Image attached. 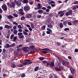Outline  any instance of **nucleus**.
<instances>
[{"label": "nucleus", "mask_w": 78, "mask_h": 78, "mask_svg": "<svg viewBox=\"0 0 78 78\" xmlns=\"http://www.w3.org/2000/svg\"><path fill=\"white\" fill-rule=\"evenodd\" d=\"M51 21V19L50 18H48V19L45 21V23L46 25H48Z\"/></svg>", "instance_id": "obj_8"}, {"label": "nucleus", "mask_w": 78, "mask_h": 78, "mask_svg": "<svg viewBox=\"0 0 78 78\" xmlns=\"http://www.w3.org/2000/svg\"><path fill=\"white\" fill-rule=\"evenodd\" d=\"M68 78H73V76H69Z\"/></svg>", "instance_id": "obj_64"}, {"label": "nucleus", "mask_w": 78, "mask_h": 78, "mask_svg": "<svg viewBox=\"0 0 78 78\" xmlns=\"http://www.w3.org/2000/svg\"><path fill=\"white\" fill-rule=\"evenodd\" d=\"M28 18H31L32 17V14H27Z\"/></svg>", "instance_id": "obj_27"}, {"label": "nucleus", "mask_w": 78, "mask_h": 78, "mask_svg": "<svg viewBox=\"0 0 78 78\" xmlns=\"http://www.w3.org/2000/svg\"><path fill=\"white\" fill-rule=\"evenodd\" d=\"M30 38H29L28 39H27L26 41L27 42H30Z\"/></svg>", "instance_id": "obj_51"}, {"label": "nucleus", "mask_w": 78, "mask_h": 78, "mask_svg": "<svg viewBox=\"0 0 78 78\" xmlns=\"http://www.w3.org/2000/svg\"><path fill=\"white\" fill-rule=\"evenodd\" d=\"M6 45L7 46V47L8 48H9V47H10V45H9V44L8 43H7Z\"/></svg>", "instance_id": "obj_39"}, {"label": "nucleus", "mask_w": 78, "mask_h": 78, "mask_svg": "<svg viewBox=\"0 0 78 78\" xmlns=\"http://www.w3.org/2000/svg\"><path fill=\"white\" fill-rule=\"evenodd\" d=\"M77 22H78V20H75L74 21H73L72 23L73 24V25H75L76 24V23H77Z\"/></svg>", "instance_id": "obj_15"}, {"label": "nucleus", "mask_w": 78, "mask_h": 78, "mask_svg": "<svg viewBox=\"0 0 78 78\" xmlns=\"http://www.w3.org/2000/svg\"><path fill=\"white\" fill-rule=\"evenodd\" d=\"M5 28H7V29H8V30L9 28V26L8 25H5Z\"/></svg>", "instance_id": "obj_24"}, {"label": "nucleus", "mask_w": 78, "mask_h": 78, "mask_svg": "<svg viewBox=\"0 0 78 78\" xmlns=\"http://www.w3.org/2000/svg\"><path fill=\"white\" fill-rule=\"evenodd\" d=\"M67 23L66 21H64L63 23V24L64 25L66 26L67 25Z\"/></svg>", "instance_id": "obj_31"}, {"label": "nucleus", "mask_w": 78, "mask_h": 78, "mask_svg": "<svg viewBox=\"0 0 78 78\" xmlns=\"http://www.w3.org/2000/svg\"><path fill=\"white\" fill-rule=\"evenodd\" d=\"M55 69L56 70H57V71H61L62 70H63V69H64V66H61L58 68L56 67L55 68Z\"/></svg>", "instance_id": "obj_2"}, {"label": "nucleus", "mask_w": 78, "mask_h": 78, "mask_svg": "<svg viewBox=\"0 0 78 78\" xmlns=\"http://www.w3.org/2000/svg\"><path fill=\"white\" fill-rule=\"evenodd\" d=\"M73 4H78V1H76V2H74Z\"/></svg>", "instance_id": "obj_63"}, {"label": "nucleus", "mask_w": 78, "mask_h": 78, "mask_svg": "<svg viewBox=\"0 0 78 78\" xmlns=\"http://www.w3.org/2000/svg\"><path fill=\"white\" fill-rule=\"evenodd\" d=\"M67 61H66V60H62V64L63 65V66H66V62Z\"/></svg>", "instance_id": "obj_13"}, {"label": "nucleus", "mask_w": 78, "mask_h": 78, "mask_svg": "<svg viewBox=\"0 0 78 78\" xmlns=\"http://www.w3.org/2000/svg\"><path fill=\"white\" fill-rule=\"evenodd\" d=\"M14 37V34H12L10 37V39H12Z\"/></svg>", "instance_id": "obj_28"}, {"label": "nucleus", "mask_w": 78, "mask_h": 78, "mask_svg": "<svg viewBox=\"0 0 78 78\" xmlns=\"http://www.w3.org/2000/svg\"><path fill=\"white\" fill-rule=\"evenodd\" d=\"M22 47V44H20L16 47V48H18L19 47Z\"/></svg>", "instance_id": "obj_43"}, {"label": "nucleus", "mask_w": 78, "mask_h": 78, "mask_svg": "<svg viewBox=\"0 0 78 78\" xmlns=\"http://www.w3.org/2000/svg\"><path fill=\"white\" fill-rule=\"evenodd\" d=\"M12 67H13V68H14V67H16V65H15L14 64V63H12Z\"/></svg>", "instance_id": "obj_41"}, {"label": "nucleus", "mask_w": 78, "mask_h": 78, "mask_svg": "<svg viewBox=\"0 0 78 78\" xmlns=\"http://www.w3.org/2000/svg\"><path fill=\"white\" fill-rule=\"evenodd\" d=\"M23 9L25 11H28L30 9V7L28 5H27L24 7Z\"/></svg>", "instance_id": "obj_3"}, {"label": "nucleus", "mask_w": 78, "mask_h": 78, "mask_svg": "<svg viewBox=\"0 0 78 78\" xmlns=\"http://www.w3.org/2000/svg\"><path fill=\"white\" fill-rule=\"evenodd\" d=\"M13 17L11 15H9L8 16V18L9 19H12L13 18Z\"/></svg>", "instance_id": "obj_16"}, {"label": "nucleus", "mask_w": 78, "mask_h": 78, "mask_svg": "<svg viewBox=\"0 0 78 78\" xmlns=\"http://www.w3.org/2000/svg\"><path fill=\"white\" fill-rule=\"evenodd\" d=\"M19 14H21V15L23 16V14H24V12H19Z\"/></svg>", "instance_id": "obj_52"}, {"label": "nucleus", "mask_w": 78, "mask_h": 78, "mask_svg": "<svg viewBox=\"0 0 78 78\" xmlns=\"http://www.w3.org/2000/svg\"><path fill=\"white\" fill-rule=\"evenodd\" d=\"M18 37L20 39H23L24 38V36L23 35V33L22 32H19L18 34Z\"/></svg>", "instance_id": "obj_4"}, {"label": "nucleus", "mask_w": 78, "mask_h": 78, "mask_svg": "<svg viewBox=\"0 0 78 78\" xmlns=\"http://www.w3.org/2000/svg\"><path fill=\"white\" fill-rule=\"evenodd\" d=\"M13 24H15V25H18V23H17V22H13Z\"/></svg>", "instance_id": "obj_58"}, {"label": "nucleus", "mask_w": 78, "mask_h": 78, "mask_svg": "<svg viewBox=\"0 0 78 78\" xmlns=\"http://www.w3.org/2000/svg\"><path fill=\"white\" fill-rule=\"evenodd\" d=\"M18 28H20V29L22 28V26L20 25H19L18 26Z\"/></svg>", "instance_id": "obj_50"}, {"label": "nucleus", "mask_w": 78, "mask_h": 78, "mask_svg": "<svg viewBox=\"0 0 78 78\" xmlns=\"http://www.w3.org/2000/svg\"><path fill=\"white\" fill-rule=\"evenodd\" d=\"M14 45H15V43H13L12 44L10 45V47H13Z\"/></svg>", "instance_id": "obj_37"}, {"label": "nucleus", "mask_w": 78, "mask_h": 78, "mask_svg": "<svg viewBox=\"0 0 78 78\" xmlns=\"http://www.w3.org/2000/svg\"><path fill=\"white\" fill-rule=\"evenodd\" d=\"M21 50V48H18L17 49V51H18V52L20 51Z\"/></svg>", "instance_id": "obj_54"}, {"label": "nucleus", "mask_w": 78, "mask_h": 78, "mask_svg": "<svg viewBox=\"0 0 78 78\" xmlns=\"http://www.w3.org/2000/svg\"><path fill=\"white\" fill-rule=\"evenodd\" d=\"M50 66L51 67H53L55 66V63L53 62H52L51 63H50Z\"/></svg>", "instance_id": "obj_14"}, {"label": "nucleus", "mask_w": 78, "mask_h": 78, "mask_svg": "<svg viewBox=\"0 0 78 78\" xmlns=\"http://www.w3.org/2000/svg\"><path fill=\"white\" fill-rule=\"evenodd\" d=\"M77 8V7H76V5L74 6L73 8L72 9L73 10H75V9H76Z\"/></svg>", "instance_id": "obj_49"}, {"label": "nucleus", "mask_w": 78, "mask_h": 78, "mask_svg": "<svg viewBox=\"0 0 78 78\" xmlns=\"http://www.w3.org/2000/svg\"><path fill=\"white\" fill-rule=\"evenodd\" d=\"M75 52H76V53L78 52V49L76 48L75 50Z\"/></svg>", "instance_id": "obj_62"}, {"label": "nucleus", "mask_w": 78, "mask_h": 78, "mask_svg": "<svg viewBox=\"0 0 78 78\" xmlns=\"http://www.w3.org/2000/svg\"><path fill=\"white\" fill-rule=\"evenodd\" d=\"M41 52L42 53H45V54L48 53V51H42Z\"/></svg>", "instance_id": "obj_35"}, {"label": "nucleus", "mask_w": 78, "mask_h": 78, "mask_svg": "<svg viewBox=\"0 0 78 78\" xmlns=\"http://www.w3.org/2000/svg\"><path fill=\"white\" fill-rule=\"evenodd\" d=\"M21 1H22V0H18L17 1H15V2L16 3V5L18 6H20V5H21V4H22Z\"/></svg>", "instance_id": "obj_6"}, {"label": "nucleus", "mask_w": 78, "mask_h": 78, "mask_svg": "<svg viewBox=\"0 0 78 78\" xmlns=\"http://www.w3.org/2000/svg\"><path fill=\"white\" fill-rule=\"evenodd\" d=\"M65 66H66V67H68V68H69V67H70V62L68 61H66V65Z\"/></svg>", "instance_id": "obj_11"}, {"label": "nucleus", "mask_w": 78, "mask_h": 78, "mask_svg": "<svg viewBox=\"0 0 78 78\" xmlns=\"http://www.w3.org/2000/svg\"><path fill=\"white\" fill-rule=\"evenodd\" d=\"M21 20H23L24 19H25V18L24 17H22L21 18Z\"/></svg>", "instance_id": "obj_53"}, {"label": "nucleus", "mask_w": 78, "mask_h": 78, "mask_svg": "<svg viewBox=\"0 0 78 78\" xmlns=\"http://www.w3.org/2000/svg\"><path fill=\"white\" fill-rule=\"evenodd\" d=\"M17 37L16 36H15L13 37V42H15L16 41V39H17Z\"/></svg>", "instance_id": "obj_33"}, {"label": "nucleus", "mask_w": 78, "mask_h": 78, "mask_svg": "<svg viewBox=\"0 0 78 78\" xmlns=\"http://www.w3.org/2000/svg\"><path fill=\"white\" fill-rule=\"evenodd\" d=\"M35 52V51H32V50H31V51H30V52L29 53V52H28V54H33V53H34V52Z\"/></svg>", "instance_id": "obj_21"}, {"label": "nucleus", "mask_w": 78, "mask_h": 78, "mask_svg": "<svg viewBox=\"0 0 78 78\" xmlns=\"http://www.w3.org/2000/svg\"><path fill=\"white\" fill-rule=\"evenodd\" d=\"M43 10L41 9L38 10L37 12H38V13H42V12H43Z\"/></svg>", "instance_id": "obj_25"}, {"label": "nucleus", "mask_w": 78, "mask_h": 78, "mask_svg": "<svg viewBox=\"0 0 78 78\" xmlns=\"http://www.w3.org/2000/svg\"><path fill=\"white\" fill-rule=\"evenodd\" d=\"M45 28H46V26L45 25H44L41 27V28L42 30H44L45 29Z\"/></svg>", "instance_id": "obj_19"}, {"label": "nucleus", "mask_w": 78, "mask_h": 78, "mask_svg": "<svg viewBox=\"0 0 78 78\" xmlns=\"http://www.w3.org/2000/svg\"><path fill=\"white\" fill-rule=\"evenodd\" d=\"M17 66L19 67H23V65L21 64L20 65H18Z\"/></svg>", "instance_id": "obj_44"}, {"label": "nucleus", "mask_w": 78, "mask_h": 78, "mask_svg": "<svg viewBox=\"0 0 78 78\" xmlns=\"http://www.w3.org/2000/svg\"><path fill=\"white\" fill-rule=\"evenodd\" d=\"M22 49L24 51L27 52L30 49V48L28 47H25L22 48Z\"/></svg>", "instance_id": "obj_5"}, {"label": "nucleus", "mask_w": 78, "mask_h": 78, "mask_svg": "<svg viewBox=\"0 0 78 78\" xmlns=\"http://www.w3.org/2000/svg\"><path fill=\"white\" fill-rule=\"evenodd\" d=\"M64 11H60L58 12V14H63V13H64Z\"/></svg>", "instance_id": "obj_26"}, {"label": "nucleus", "mask_w": 78, "mask_h": 78, "mask_svg": "<svg viewBox=\"0 0 78 78\" xmlns=\"http://www.w3.org/2000/svg\"><path fill=\"white\" fill-rule=\"evenodd\" d=\"M38 69H39V66H37L34 69V71H37Z\"/></svg>", "instance_id": "obj_29"}, {"label": "nucleus", "mask_w": 78, "mask_h": 78, "mask_svg": "<svg viewBox=\"0 0 78 78\" xmlns=\"http://www.w3.org/2000/svg\"><path fill=\"white\" fill-rule=\"evenodd\" d=\"M9 51H13V49H12V48H9Z\"/></svg>", "instance_id": "obj_45"}, {"label": "nucleus", "mask_w": 78, "mask_h": 78, "mask_svg": "<svg viewBox=\"0 0 78 78\" xmlns=\"http://www.w3.org/2000/svg\"><path fill=\"white\" fill-rule=\"evenodd\" d=\"M51 6H50V5H48L47 7V9H51Z\"/></svg>", "instance_id": "obj_56"}, {"label": "nucleus", "mask_w": 78, "mask_h": 78, "mask_svg": "<svg viewBox=\"0 0 78 78\" xmlns=\"http://www.w3.org/2000/svg\"><path fill=\"white\" fill-rule=\"evenodd\" d=\"M23 34H24V35H27L28 34V33L25 31H23Z\"/></svg>", "instance_id": "obj_42"}, {"label": "nucleus", "mask_w": 78, "mask_h": 78, "mask_svg": "<svg viewBox=\"0 0 78 78\" xmlns=\"http://www.w3.org/2000/svg\"><path fill=\"white\" fill-rule=\"evenodd\" d=\"M57 64L58 66H61V60H58L57 61Z\"/></svg>", "instance_id": "obj_12"}, {"label": "nucleus", "mask_w": 78, "mask_h": 78, "mask_svg": "<svg viewBox=\"0 0 78 78\" xmlns=\"http://www.w3.org/2000/svg\"><path fill=\"white\" fill-rule=\"evenodd\" d=\"M3 12V10L0 7V14H2Z\"/></svg>", "instance_id": "obj_55"}, {"label": "nucleus", "mask_w": 78, "mask_h": 78, "mask_svg": "<svg viewBox=\"0 0 78 78\" xmlns=\"http://www.w3.org/2000/svg\"><path fill=\"white\" fill-rule=\"evenodd\" d=\"M17 28V27L16 26H14L13 27V30H16Z\"/></svg>", "instance_id": "obj_61"}, {"label": "nucleus", "mask_w": 78, "mask_h": 78, "mask_svg": "<svg viewBox=\"0 0 78 78\" xmlns=\"http://www.w3.org/2000/svg\"><path fill=\"white\" fill-rule=\"evenodd\" d=\"M68 25H72V23L70 22H69L68 23Z\"/></svg>", "instance_id": "obj_57"}, {"label": "nucleus", "mask_w": 78, "mask_h": 78, "mask_svg": "<svg viewBox=\"0 0 78 78\" xmlns=\"http://www.w3.org/2000/svg\"><path fill=\"white\" fill-rule=\"evenodd\" d=\"M26 76V75L25 74V73L22 74L21 77L22 78H24V77H25Z\"/></svg>", "instance_id": "obj_32"}, {"label": "nucleus", "mask_w": 78, "mask_h": 78, "mask_svg": "<svg viewBox=\"0 0 78 78\" xmlns=\"http://www.w3.org/2000/svg\"><path fill=\"white\" fill-rule=\"evenodd\" d=\"M23 10L22 9H20L19 10V12H23Z\"/></svg>", "instance_id": "obj_46"}, {"label": "nucleus", "mask_w": 78, "mask_h": 78, "mask_svg": "<svg viewBox=\"0 0 78 78\" xmlns=\"http://www.w3.org/2000/svg\"><path fill=\"white\" fill-rule=\"evenodd\" d=\"M13 15L14 17H18V15L16 13H13Z\"/></svg>", "instance_id": "obj_34"}, {"label": "nucleus", "mask_w": 78, "mask_h": 78, "mask_svg": "<svg viewBox=\"0 0 78 78\" xmlns=\"http://www.w3.org/2000/svg\"><path fill=\"white\" fill-rule=\"evenodd\" d=\"M42 6H39V7H37V9H42V8H41Z\"/></svg>", "instance_id": "obj_60"}, {"label": "nucleus", "mask_w": 78, "mask_h": 78, "mask_svg": "<svg viewBox=\"0 0 78 78\" xmlns=\"http://www.w3.org/2000/svg\"><path fill=\"white\" fill-rule=\"evenodd\" d=\"M23 4H25V3H28V0H23Z\"/></svg>", "instance_id": "obj_17"}, {"label": "nucleus", "mask_w": 78, "mask_h": 78, "mask_svg": "<svg viewBox=\"0 0 78 78\" xmlns=\"http://www.w3.org/2000/svg\"><path fill=\"white\" fill-rule=\"evenodd\" d=\"M70 29L69 28H65L64 29V30L65 31H68Z\"/></svg>", "instance_id": "obj_47"}, {"label": "nucleus", "mask_w": 78, "mask_h": 78, "mask_svg": "<svg viewBox=\"0 0 78 78\" xmlns=\"http://www.w3.org/2000/svg\"><path fill=\"white\" fill-rule=\"evenodd\" d=\"M31 48L32 49H34L35 48V46L33 45H32L30 46Z\"/></svg>", "instance_id": "obj_48"}, {"label": "nucleus", "mask_w": 78, "mask_h": 78, "mask_svg": "<svg viewBox=\"0 0 78 78\" xmlns=\"http://www.w3.org/2000/svg\"><path fill=\"white\" fill-rule=\"evenodd\" d=\"M13 33L15 34H16L17 33V30H14L13 31Z\"/></svg>", "instance_id": "obj_38"}, {"label": "nucleus", "mask_w": 78, "mask_h": 78, "mask_svg": "<svg viewBox=\"0 0 78 78\" xmlns=\"http://www.w3.org/2000/svg\"><path fill=\"white\" fill-rule=\"evenodd\" d=\"M45 58V57H41L39 58L38 59L40 61H43Z\"/></svg>", "instance_id": "obj_18"}, {"label": "nucleus", "mask_w": 78, "mask_h": 78, "mask_svg": "<svg viewBox=\"0 0 78 78\" xmlns=\"http://www.w3.org/2000/svg\"><path fill=\"white\" fill-rule=\"evenodd\" d=\"M68 12L70 15H72V12H73V11L72 10H69Z\"/></svg>", "instance_id": "obj_23"}, {"label": "nucleus", "mask_w": 78, "mask_h": 78, "mask_svg": "<svg viewBox=\"0 0 78 78\" xmlns=\"http://www.w3.org/2000/svg\"><path fill=\"white\" fill-rule=\"evenodd\" d=\"M15 7H16V5L14 2H12L10 4V6L9 7L10 8H14Z\"/></svg>", "instance_id": "obj_7"}, {"label": "nucleus", "mask_w": 78, "mask_h": 78, "mask_svg": "<svg viewBox=\"0 0 78 78\" xmlns=\"http://www.w3.org/2000/svg\"><path fill=\"white\" fill-rule=\"evenodd\" d=\"M46 66H50V62H46Z\"/></svg>", "instance_id": "obj_30"}, {"label": "nucleus", "mask_w": 78, "mask_h": 78, "mask_svg": "<svg viewBox=\"0 0 78 78\" xmlns=\"http://www.w3.org/2000/svg\"><path fill=\"white\" fill-rule=\"evenodd\" d=\"M2 8L3 11H6L7 10V6H6V5H3L2 6Z\"/></svg>", "instance_id": "obj_9"}, {"label": "nucleus", "mask_w": 78, "mask_h": 78, "mask_svg": "<svg viewBox=\"0 0 78 78\" xmlns=\"http://www.w3.org/2000/svg\"><path fill=\"white\" fill-rule=\"evenodd\" d=\"M24 61L26 62L22 63L23 65H26L27 64H32L33 63L32 62H31V60L30 59H26Z\"/></svg>", "instance_id": "obj_1"}, {"label": "nucleus", "mask_w": 78, "mask_h": 78, "mask_svg": "<svg viewBox=\"0 0 78 78\" xmlns=\"http://www.w3.org/2000/svg\"><path fill=\"white\" fill-rule=\"evenodd\" d=\"M48 28H51H51H53V25H52L51 24H50L48 25Z\"/></svg>", "instance_id": "obj_22"}, {"label": "nucleus", "mask_w": 78, "mask_h": 78, "mask_svg": "<svg viewBox=\"0 0 78 78\" xmlns=\"http://www.w3.org/2000/svg\"><path fill=\"white\" fill-rule=\"evenodd\" d=\"M63 24L62 23H60L59 25V27L60 28H62L63 27Z\"/></svg>", "instance_id": "obj_20"}, {"label": "nucleus", "mask_w": 78, "mask_h": 78, "mask_svg": "<svg viewBox=\"0 0 78 78\" xmlns=\"http://www.w3.org/2000/svg\"><path fill=\"white\" fill-rule=\"evenodd\" d=\"M70 70L71 72V73L72 74H74V73H75L76 71H75V69L71 68H70Z\"/></svg>", "instance_id": "obj_10"}, {"label": "nucleus", "mask_w": 78, "mask_h": 78, "mask_svg": "<svg viewBox=\"0 0 78 78\" xmlns=\"http://www.w3.org/2000/svg\"><path fill=\"white\" fill-rule=\"evenodd\" d=\"M31 26L32 29L34 28V25L33 24H31Z\"/></svg>", "instance_id": "obj_36"}, {"label": "nucleus", "mask_w": 78, "mask_h": 78, "mask_svg": "<svg viewBox=\"0 0 78 78\" xmlns=\"http://www.w3.org/2000/svg\"><path fill=\"white\" fill-rule=\"evenodd\" d=\"M66 16H69V15H70V14L69 13V12H66Z\"/></svg>", "instance_id": "obj_40"}, {"label": "nucleus", "mask_w": 78, "mask_h": 78, "mask_svg": "<svg viewBox=\"0 0 78 78\" xmlns=\"http://www.w3.org/2000/svg\"><path fill=\"white\" fill-rule=\"evenodd\" d=\"M41 9L43 10H46L47 9H46V7H43L42 8H41Z\"/></svg>", "instance_id": "obj_59"}]
</instances>
